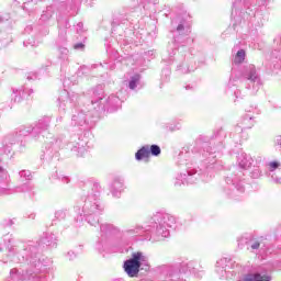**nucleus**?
I'll use <instances>...</instances> for the list:
<instances>
[{
	"label": "nucleus",
	"instance_id": "10",
	"mask_svg": "<svg viewBox=\"0 0 281 281\" xmlns=\"http://www.w3.org/2000/svg\"><path fill=\"white\" fill-rule=\"evenodd\" d=\"M258 247H260V243L258 241L251 245V249H258Z\"/></svg>",
	"mask_w": 281,
	"mask_h": 281
},
{
	"label": "nucleus",
	"instance_id": "12",
	"mask_svg": "<svg viewBox=\"0 0 281 281\" xmlns=\"http://www.w3.org/2000/svg\"><path fill=\"white\" fill-rule=\"evenodd\" d=\"M162 236H164V238H168V236H169L168 231L164 232V233H162Z\"/></svg>",
	"mask_w": 281,
	"mask_h": 281
},
{
	"label": "nucleus",
	"instance_id": "11",
	"mask_svg": "<svg viewBox=\"0 0 281 281\" xmlns=\"http://www.w3.org/2000/svg\"><path fill=\"white\" fill-rule=\"evenodd\" d=\"M83 47H85V45L81 43L75 45V49H82Z\"/></svg>",
	"mask_w": 281,
	"mask_h": 281
},
{
	"label": "nucleus",
	"instance_id": "13",
	"mask_svg": "<svg viewBox=\"0 0 281 281\" xmlns=\"http://www.w3.org/2000/svg\"><path fill=\"white\" fill-rule=\"evenodd\" d=\"M177 30H178V32H180V30H183V25H181V24L178 25V29H177Z\"/></svg>",
	"mask_w": 281,
	"mask_h": 281
},
{
	"label": "nucleus",
	"instance_id": "9",
	"mask_svg": "<svg viewBox=\"0 0 281 281\" xmlns=\"http://www.w3.org/2000/svg\"><path fill=\"white\" fill-rule=\"evenodd\" d=\"M280 164L276 162V161H272V162H269L268 167H269V170L273 171V170H277V168H279Z\"/></svg>",
	"mask_w": 281,
	"mask_h": 281
},
{
	"label": "nucleus",
	"instance_id": "3",
	"mask_svg": "<svg viewBox=\"0 0 281 281\" xmlns=\"http://www.w3.org/2000/svg\"><path fill=\"white\" fill-rule=\"evenodd\" d=\"M238 281H271V276L260 273H249L241 277Z\"/></svg>",
	"mask_w": 281,
	"mask_h": 281
},
{
	"label": "nucleus",
	"instance_id": "2",
	"mask_svg": "<svg viewBox=\"0 0 281 281\" xmlns=\"http://www.w3.org/2000/svg\"><path fill=\"white\" fill-rule=\"evenodd\" d=\"M237 164L240 168L247 170V168H251L254 165V158H251L248 154H239L237 157Z\"/></svg>",
	"mask_w": 281,
	"mask_h": 281
},
{
	"label": "nucleus",
	"instance_id": "1",
	"mask_svg": "<svg viewBox=\"0 0 281 281\" xmlns=\"http://www.w3.org/2000/svg\"><path fill=\"white\" fill-rule=\"evenodd\" d=\"M143 265H148V257L143 252H134L132 258L124 262L123 268L130 278H137Z\"/></svg>",
	"mask_w": 281,
	"mask_h": 281
},
{
	"label": "nucleus",
	"instance_id": "14",
	"mask_svg": "<svg viewBox=\"0 0 281 281\" xmlns=\"http://www.w3.org/2000/svg\"><path fill=\"white\" fill-rule=\"evenodd\" d=\"M12 273H16V270H14V269H13V270H11V274H12Z\"/></svg>",
	"mask_w": 281,
	"mask_h": 281
},
{
	"label": "nucleus",
	"instance_id": "15",
	"mask_svg": "<svg viewBox=\"0 0 281 281\" xmlns=\"http://www.w3.org/2000/svg\"><path fill=\"white\" fill-rule=\"evenodd\" d=\"M223 273H225V271L224 270H221V276L223 277Z\"/></svg>",
	"mask_w": 281,
	"mask_h": 281
},
{
	"label": "nucleus",
	"instance_id": "6",
	"mask_svg": "<svg viewBox=\"0 0 281 281\" xmlns=\"http://www.w3.org/2000/svg\"><path fill=\"white\" fill-rule=\"evenodd\" d=\"M245 61V52L243 49L238 50L235 55L234 63L236 65H240V63Z\"/></svg>",
	"mask_w": 281,
	"mask_h": 281
},
{
	"label": "nucleus",
	"instance_id": "5",
	"mask_svg": "<svg viewBox=\"0 0 281 281\" xmlns=\"http://www.w3.org/2000/svg\"><path fill=\"white\" fill-rule=\"evenodd\" d=\"M248 80H251V82L258 80V74L256 72V66L254 65L248 66Z\"/></svg>",
	"mask_w": 281,
	"mask_h": 281
},
{
	"label": "nucleus",
	"instance_id": "7",
	"mask_svg": "<svg viewBox=\"0 0 281 281\" xmlns=\"http://www.w3.org/2000/svg\"><path fill=\"white\" fill-rule=\"evenodd\" d=\"M138 83H139V75H135L134 77L131 78L130 89H136Z\"/></svg>",
	"mask_w": 281,
	"mask_h": 281
},
{
	"label": "nucleus",
	"instance_id": "16",
	"mask_svg": "<svg viewBox=\"0 0 281 281\" xmlns=\"http://www.w3.org/2000/svg\"><path fill=\"white\" fill-rule=\"evenodd\" d=\"M22 175H25V171H23Z\"/></svg>",
	"mask_w": 281,
	"mask_h": 281
},
{
	"label": "nucleus",
	"instance_id": "4",
	"mask_svg": "<svg viewBox=\"0 0 281 281\" xmlns=\"http://www.w3.org/2000/svg\"><path fill=\"white\" fill-rule=\"evenodd\" d=\"M137 161L148 159L150 157V149L148 147L140 148L135 155Z\"/></svg>",
	"mask_w": 281,
	"mask_h": 281
},
{
	"label": "nucleus",
	"instance_id": "8",
	"mask_svg": "<svg viewBox=\"0 0 281 281\" xmlns=\"http://www.w3.org/2000/svg\"><path fill=\"white\" fill-rule=\"evenodd\" d=\"M151 153V155H154L155 157L161 155V148H159V146L157 145H151L149 154Z\"/></svg>",
	"mask_w": 281,
	"mask_h": 281
}]
</instances>
